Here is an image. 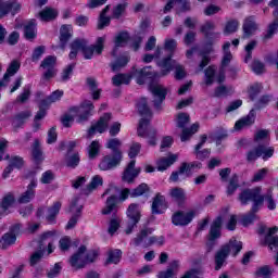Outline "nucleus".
<instances>
[{
    "label": "nucleus",
    "instance_id": "f257e3e1",
    "mask_svg": "<svg viewBox=\"0 0 278 278\" xmlns=\"http://www.w3.org/2000/svg\"><path fill=\"white\" fill-rule=\"evenodd\" d=\"M138 112L141 114L142 118L139 122V126L137 128V134L140 138H147L148 143L151 147H155L157 144V130L153 128L151 123V110L147 105V99L142 98L138 104Z\"/></svg>",
    "mask_w": 278,
    "mask_h": 278
},
{
    "label": "nucleus",
    "instance_id": "f03ea898",
    "mask_svg": "<svg viewBox=\"0 0 278 278\" xmlns=\"http://www.w3.org/2000/svg\"><path fill=\"white\" fill-rule=\"evenodd\" d=\"M105 45V37H99L96 45L88 46L86 39H75L71 45L70 60H75L79 51L83 52L85 60H92V55H101Z\"/></svg>",
    "mask_w": 278,
    "mask_h": 278
},
{
    "label": "nucleus",
    "instance_id": "7ed1b4c3",
    "mask_svg": "<svg viewBox=\"0 0 278 278\" xmlns=\"http://www.w3.org/2000/svg\"><path fill=\"white\" fill-rule=\"evenodd\" d=\"M239 199L242 205H245V203H249V201H253L254 203L252 206V212L241 217V225H243V227H249V225H252L255 218H257V216H255V212H257V210H260V205L264 203V197H262V187L243 191Z\"/></svg>",
    "mask_w": 278,
    "mask_h": 278
},
{
    "label": "nucleus",
    "instance_id": "20e7f679",
    "mask_svg": "<svg viewBox=\"0 0 278 278\" xmlns=\"http://www.w3.org/2000/svg\"><path fill=\"white\" fill-rule=\"evenodd\" d=\"M99 257V250H88L86 245H80L78 250L71 256L70 264L75 270L86 268L88 264H93Z\"/></svg>",
    "mask_w": 278,
    "mask_h": 278
},
{
    "label": "nucleus",
    "instance_id": "39448f33",
    "mask_svg": "<svg viewBox=\"0 0 278 278\" xmlns=\"http://www.w3.org/2000/svg\"><path fill=\"white\" fill-rule=\"evenodd\" d=\"M131 77H135L137 84L142 86V84H147V81L157 77V74L151 71V67H143L141 70H136L131 76L126 74L115 75L112 81L114 86H122V84H129V81H131Z\"/></svg>",
    "mask_w": 278,
    "mask_h": 278
},
{
    "label": "nucleus",
    "instance_id": "423d86ee",
    "mask_svg": "<svg viewBox=\"0 0 278 278\" xmlns=\"http://www.w3.org/2000/svg\"><path fill=\"white\" fill-rule=\"evenodd\" d=\"M92 110H94V105H92V102L85 101L79 108L72 109L70 114L63 116V126L71 127V125H73V121H75V116H77L78 123H83V121H88V116L92 114Z\"/></svg>",
    "mask_w": 278,
    "mask_h": 278
},
{
    "label": "nucleus",
    "instance_id": "0eeeda50",
    "mask_svg": "<svg viewBox=\"0 0 278 278\" xmlns=\"http://www.w3.org/2000/svg\"><path fill=\"white\" fill-rule=\"evenodd\" d=\"M53 242H55V231H47L41 236L39 241V250L33 253L30 256V266H36V264H38V262L42 260L46 247H48V255H51V253H53V251L55 250V245H53Z\"/></svg>",
    "mask_w": 278,
    "mask_h": 278
},
{
    "label": "nucleus",
    "instance_id": "6e6552de",
    "mask_svg": "<svg viewBox=\"0 0 278 278\" xmlns=\"http://www.w3.org/2000/svg\"><path fill=\"white\" fill-rule=\"evenodd\" d=\"M157 66L161 68V73L154 72L156 76L152 79H157V77H166L168 73L173 68H175V78L176 79H184L186 77V70H184V66L177 64V61L170 59V58H164L161 61H157Z\"/></svg>",
    "mask_w": 278,
    "mask_h": 278
},
{
    "label": "nucleus",
    "instance_id": "1a4fd4ad",
    "mask_svg": "<svg viewBox=\"0 0 278 278\" xmlns=\"http://www.w3.org/2000/svg\"><path fill=\"white\" fill-rule=\"evenodd\" d=\"M151 233H153L151 228L142 229L132 240L131 244H134V247H143L144 249L153 244L162 247V244H164V237H149Z\"/></svg>",
    "mask_w": 278,
    "mask_h": 278
},
{
    "label": "nucleus",
    "instance_id": "9d476101",
    "mask_svg": "<svg viewBox=\"0 0 278 278\" xmlns=\"http://www.w3.org/2000/svg\"><path fill=\"white\" fill-rule=\"evenodd\" d=\"M177 127L182 129L180 135L181 142H188L199 131V123H195L190 126V128H186V126L190 123V116L186 113H179L176 118Z\"/></svg>",
    "mask_w": 278,
    "mask_h": 278
},
{
    "label": "nucleus",
    "instance_id": "9b49d317",
    "mask_svg": "<svg viewBox=\"0 0 278 278\" xmlns=\"http://www.w3.org/2000/svg\"><path fill=\"white\" fill-rule=\"evenodd\" d=\"M275 154L274 148H266V144H260L252 150L248 151L247 153V160L248 162H255L258 157H262L265 162L266 160H269V157H273Z\"/></svg>",
    "mask_w": 278,
    "mask_h": 278
},
{
    "label": "nucleus",
    "instance_id": "f8f14e48",
    "mask_svg": "<svg viewBox=\"0 0 278 278\" xmlns=\"http://www.w3.org/2000/svg\"><path fill=\"white\" fill-rule=\"evenodd\" d=\"M118 188L116 186H110L103 193V197L109 195L106 199L105 207L102 210V214L108 215L116 211V202L118 201Z\"/></svg>",
    "mask_w": 278,
    "mask_h": 278
},
{
    "label": "nucleus",
    "instance_id": "ddd939ff",
    "mask_svg": "<svg viewBox=\"0 0 278 278\" xmlns=\"http://www.w3.org/2000/svg\"><path fill=\"white\" fill-rule=\"evenodd\" d=\"M128 223L126 227V233L129 236L136 229L138 223H140V205L130 204L127 208Z\"/></svg>",
    "mask_w": 278,
    "mask_h": 278
},
{
    "label": "nucleus",
    "instance_id": "4468645a",
    "mask_svg": "<svg viewBox=\"0 0 278 278\" xmlns=\"http://www.w3.org/2000/svg\"><path fill=\"white\" fill-rule=\"evenodd\" d=\"M199 212L197 210H191L188 212H177L173 215L172 222L173 225L185 227L186 225H190L195 216H198Z\"/></svg>",
    "mask_w": 278,
    "mask_h": 278
},
{
    "label": "nucleus",
    "instance_id": "2eb2a0df",
    "mask_svg": "<svg viewBox=\"0 0 278 278\" xmlns=\"http://www.w3.org/2000/svg\"><path fill=\"white\" fill-rule=\"evenodd\" d=\"M21 232V225L16 224L4 233L0 240V249L5 250L16 243V235Z\"/></svg>",
    "mask_w": 278,
    "mask_h": 278
},
{
    "label": "nucleus",
    "instance_id": "dca6fc26",
    "mask_svg": "<svg viewBox=\"0 0 278 278\" xmlns=\"http://www.w3.org/2000/svg\"><path fill=\"white\" fill-rule=\"evenodd\" d=\"M110 121H112V115L110 113H105L96 124L89 128L88 136H94V134H103L106 131L108 125H110Z\"/></svg>",
    "mask_w": 278,
    "mask_h": 278
},
{
    "label": "nucleus",
    "instance_id": "f3484780",
    "mask_svg": "<svg viewBox=\"0 0 278 278\" xmlns=\"http://www.w3.org/2000/svg\"><path fill=\"white\" fill-rule=\"evenodd\" d=\"M278 228L273 227L267 230V235L264 238L265 244L276 253V266H278V237L275 236L277 233Z\"/></svg>",
    "mask_w": 278,
    "mask_h": 278
},
{
    "label": "nucleus",
    "instance_id": "a211bd4d",
    "mask_svg": "<svg viewBox=\"0 0 278 278\" xmlns=\"http://www.w3.org/2000/svg\"><path fill=\"white\" fill-rule=\"evenodd\" d=\"M21 12V3L17 1L1 2L0 0V18H3L7 14H18Z\"/></svg>",
    "mask_w": 278,
    "mask_h": 278
},
{
    "label": "nucleus",
    "instance_id": "6ab92c4d",
    "mask_svg": "<svg viewBox=\"0 0 278 278\" xmlns=\"http://www.w3.org/2000/svg\"><path fill=\"white\" fill-rule=\"evenodd\" d=\"M121 154L117 153L116 155H106L102 159V161L99 164L100 170H112V168H116L118 164H121Z\"/></svg>",
    "mask_w": 278,
    "mask_h": 278
},
{
    "label": "nucleus",
    "instance_id": "aec40b11",
    "mask_svg": "<svg viewBox=\"0 0 278 278\" xmlns=\"http://www.w3.org/2000/svg\"><path fill=\"white\" fill-rule=\"evenodd\" d=\"M177 160H179V154L168 153L166 156H163L156 161V168L162 173L167 168H170V166H173Z\"/></svg>",
    "mask_w": 278,
    "mask_h": 278
},
{
    "label": "nucleus",
    "instance_id": "412c9836",
    "mask_svg": "<svg viewBox=\"0 0 278 278\" xmlns=\"http://www.w3.org/2000/svg\"><path fill=\"white\" fill-rule=\"evenodd\" d=\"M36 188H38V181L31 180L27 186L25 192H23L17 199L18 203H29L36 197Z\"/></svg>",
    "mask_w": 278,
    "mask_h": 278
},
{
    "label": "nucleus",
    "instance_id": "4be33fe9",
    "mask_svg": "<svg viewBox=\"0 0 278 278\" xmlns=\"http://www.w3.org/2000/svg\"><path fill=\"white\" fill-rule=\"evenodd\" d=\"M140 175V168H136V161L132 160L128 163L126 169L123 174V181H126V184H131Z\"/></svg>",
    "mask_w": 278,
    "mask_h": 278
},
{
    "label": "nucleus",
    "instance_id": "5701e85b",
    "mask_svg": "<svg viewBox=\"0 0 278 278\" xmlns=\"http://www.w3.org/2000/svg\"><path fill=\"white\" fill-rule=\"evenodd\" d=\"M113 58H115L114 62L111 64L112 71H121V68L127 66L129 64V54L125 53L119 56L118 55V50L116 48L112 52Z\"/></svg>",
    "mask_w": 278,
    "mask_h": 278
},
{
    "label": "nucleus",
    "instance_id": "b1692460",
    "mask_svg": "<svg viewBox=\"0 0 278 278\" xmlns=\"http://www.w3.org/2000/svg\"><path fill=\"white\" fill-rule=\"evenodd\" d=\"M168 210L166 198L157 193L152 202V214H164Z\"/></svg>",
    "mask_w": 278,
    "mask_h": 278
},
{
    "label": "nucleus",
    "instance_id": "393cba45",
    "mask_svg": "<svg viewBox=\"0 0 278 278\" xmlns=\"http://www.w3.org/2000/svg\"><path fill=\"white\" fill-rule=\"evenodd\" d=\"M55 56H48L41 63V68H45L47 71L43 74L45 79H51L52 77H55Z\"/></svg>",
    "mask_w": 278,
    "mask_h": 278
},
{
    "label": "nucleus",
    "instance_id": "a878e982",
    "mask_svg": "<svg viewBox=\"0 0 278 278\" xmlns=\"http://www.w3.org/2000/svg\"><path fill=\"white\" fill-rule=\"evenodd\" d=\"M255 123V110L250 111V113L237 121L235 124V131H242V129H247V127H251Z\"/></svg>",
    "mask_w": 278,
    "mask_h": 278
},
{
    "label": "nucleus",
    "instance_id": "bb28decb",
    "mask_svg": "<svg viewBox=\"0 0 278 278\" xmlns=\"http://www.w3.org/2000/svg\"><path fill=\"white\" fill-rule=\"evenodd\" d=\"M150 91L154 97L155 108H159L160 103L166 99V88L162 85H150Z\"/></svg>",
    "mask_w": 278,
    "mask_h": 278
},
{
    "label": "nucleus",
    "instance_id": "cd10ccee",
    "mask_svg": "<svg viewBox=\"0 0 278 278\" xmlns=\"http://www.w3.org/2000/svg\"><path fill=\"white\" fill-rule=\"evenodd\" d=\"M18 68H21V63L18 61L15 60L10 63L3 79L0 81V89L10 84V77H14V74L18 73Z\"/></svg>",
    "mask_w": 278,
    "mask_h": 278
},
{
    "label": "nucleus",
    "instance_id": "c85d7f7f",
    "mask_svg": "<svg viewBox=\"0 0 278 278\" xmlns=\"http://www.w3.org/2000/svg\"><path fill=\"white\" fill-rule=\"evenodd\" d=\"M270 8H276V10L274 11V16L276 18V21H274L271 24H269L268 29H267V34L265 35V38H273V36H275V34H277V29H278V0H271L269 2Z\"/></svg>",
    "mask_w": 278,
    "mask_h": 278
},
{
    "label": "nucleus",
    "instance_id": "c756f323",
    "mask_svg": "<svg viewBox=\"0 0 278 278\" xmlns=\"http://www.w3.org/2000/svg\"><path fill=\"white\" fill-rule=\"evenodd\" d=\"M222 249H224L228 255L236 257V255L242 251V243L236 239H230L228 243L222 245Z\"/></svg>",
    "mask_w": 278,
    "mask_h": 278
},
{
    "label": "nucleus",
    "instance_id": "7c9ffc66",
    "mask_svg": "<svg viewBox=\"0 0 278 278\" xmlns=\"http://www.w3.org/2000/svg\"><path fill=\"white\" fill-rule=\"evenodd\" d=\"M36 27V20H30L24 23V36L26 40H34L36 36H38V29Z\"/></svg>",
    "mask_w": 278,
    "mask_h": 278
},
{
    "label": "nucleus",
    "instance_id": "2f4dec72",
    "mask_svg": "<svg viewBox=\"0 0 278 278\" xmlns=\"http://www.w3.org/2000/svg\"><path fill=\"white\" fill-rule=\"evenodd\" d=\"M58 11L53 8H45L37 14V18H40L43 23H49L58 18Z\"/></svg>",
    "mask_w": 278,
    "mask_h": 278
},
{
    "label": "nucleus",
    "instance_id": "473e14b6",
    "mask_svg": "<svg viewBox=\"0 0 278 278\" xmlns=\"http://www.w3.org/2000/svg\"><path fill=\"white\" fill-rule=\"evenodd\" d=\"M257 31V24L253 20V17H249L245 20L243 24V38H251L253 34Z\"/></svg>",
    "mask_w": 278,
    "mask_h": 278
},
{
    "label": "nucleus",
    "instance_id": "72a5a7b5",
    "mask_svg": "<svg viewBox=\"0 0 278 278\" xmlns=\"http://www.w3.org/2000/svg\"><path fill=\"white\" fill-rule=\"evenodd\" d=\"M220 227H223V218L217 217L211 226L210 236H208V240L211 242L214 240H217V238H220Z\"/></svg>",
    "mask_w": 278,
    "mask_h": 278
},
{
    "label": "nucleus",
    "instance_id": "f704fd0d",
    "mask_svg": "<svg viewBox=\"0 0 278 278\" xmlns=\"http://www.w3.org/2000/svg\"><path fill=\"white\" fill-rule=\"evenodd\" d=\"M60 210H62V203L55 202L52 206H50L46 212V220L50 224L55 223V218L60 214Z\"/></svg>",
    "mask_w": 278,
    "mask_h": 278
},
{
    "label": "nucleus",
    "instance_id": "c9c22d12",
    "mask_svg": "<svg viewBox=\"0 0 278 278\" xmlns=\"http://www.w3.org/2000/svg\"><path fill=\"white\" fill-rule=\"evenodd\" d=\"M71 38H73V25L71 24L62 25L60 28V41L63 45H66V42H68Z\"/></svg>",
    "mask_w": 278,
    "mask_h": 278
},
{
    "label": "nucleus",
    "instance_id": "e433bc0d",
    "mask_svg": "<svg viewBox=\"0 0 278 278\" xmlns=\"http://www.w3.org/2000/svg\"><path fill=\"white\" fill-rule=\"evenodd\" d=\"M174 5H178L181 12H188L190 10V2L181 0H170L164 8V12H170Z\"/></svg>",
    "mask_w": 278,
    "mask_h": 278
},
{
    "label": "nucleus",
    "instance_id": "4c0bfd02",
    "mask_svg": "<svg viewBox=\"0 0 278 278\" xmlns=\"http://www.w3.org/2000/svg\"><path fill=\"white\" fill-rule=\"evenodd\" d=\"M227 257H229V254L223 248L215 253V270H220L225 266Z\"/></svg>",
    "mask_w": 278,
    "mask_h": 278
},
{
    "label": "nucleus",
    "instance_id": "58836bf2",
    "mask_svg": "<svg viewBox=\"0 0 278 278\" xmlns=\"http://www.w3.org/2000/svg\"><path fill=\"white\" fill-rule=\"evenodd\" d=\"M169 197L176 203H184L186 201V191L182 188L176 187L169 190Z\"/></svg>",
    "mask_w": 278,
    "mask_h": 278
},
{
    "label": "nucleus",
    "instance_id": "ea45409f",
    "mask_svg": "<svg viewBox=\"0 0 278 278\" xmlns=\"http://www.w3.org/2000/svg\"><path fill=\"white\" fill-rule=\"evenodd\" d=\"M207 141V136L203 135L201 137V142L199 144L195 146V152L194 154L197 155L198 160H205V157H210V150L205 149L200 151V149L203 148L204 142Z\"/></svg>",
    "mask_w": 278,
    "mask_h": 278
},
{
    "label": "nucleus",
    "instance_id": "a19ab883",
    "mask_svg": "<svg viewBox=\"0 0 278 278\" xmlns=\"http://www.w3.org/2000/svg\"><path fill=\"white\" fill-rule=\"evenodd\" d=\"M47 110H49V105L46 104L45 101L41 100L39 104V111L37 112L35 116V129L40 128V124L38 123L39 121H42L47 116Z\"/></svg>",
    "mask_w": 278,
    "mask_h": 278
},
{
    "label": "nucleus",
    "instance_id": "79ce46f5",
    "mask_svg": "<svg viewBox=\"0 0 278 278\" xmlns=\"http://www.w3.org/2000/svg\"><path fill=\"white\" fill-rule=\"evenodd\" d=\"M122 144L123 143L119 141L118 138L109 139L106 142V149H111V151L113 152V155H116L118 153L119 157L123 159V155L121 153Z\"/></svg>",
    "mask_w": 278,
    "mask_h": 278
},
{
    "label": "nucleus",
    "instance_id": "37998d69",
    "mask_svg": "<svg viewBox=\"0 0 278 278\" xmlns=\"http://www.w3.org/2000/svg\"><path fill=\"white\" fill-rule=\"evenodd\" d=\"M212 51H214V48H212V45H207L205 49L202 52H200V55L202 58V61L200 62V65H199L200 71L202 68H205V66L210 64V56L207 55H210Z\"/></svg>",
    "mask_w": 278,
    "mask_h": 278
},
{
    "label": "nucleus",
    "instance_id": "c03bdc74",
    "mask_svg": "<svg viewBox=\"0 0 278 278\" xmlns=\"http://www.w3.org/2000/svg\"><path fill=\"white\" fill-rule=\"evenodd\" d=\"M194 168H201V163L200 162L184 163L180 166V173H186V177H190Z\"/></svg>",
    "mask_w": 278,
    "mask_h": 278
},
{
    "label": "nucleus",
    "instance_id": "a18cd8bd",
    "mask_svg": "<svg viewBox=\"0 0 278 278\" xmlns=\"http://www.w3.org/2000/svg\"><path fill=\"white\" fill-rule=\"evenodd\" d=\"M239 27H240V22H238L237 20L228 21L224 27L225 36H229L230 34H236Z\"/></svg>",
    "mask_w": 278,
    "mask_h": 278
},
{
    "label": "nucleus",
    "instance_id": "49530a36",
    "mask_svg": "<svg viewBox=\"0 0 278 278\" xmlns=\"http://www.w3.org/2000/svg\"><path fill=\"white\" fill-rule=\"evenodd\" d=\"M108 12H110V5H106L102 10L99 22H98V29H103L104 27H108V25H110V17L105 16Z\"/></svg>",
    "mask_w": 278,
    "mask_h": 278
},
{
    "label": "nucleus",
    "instance_id": "de8ad7c7",
    "mask_svg": "<svg viewBox=\"0 0 278 278\" xmlns=\"http://www.w3.org/2000/svg\"><path fill=\"white\" fill-rule=\"evenodd\" d=\"M122 256L123 252H121V250H111L108 253L106 264H118Z\"/></svg>",
    "mask_w": 278,
    "mask_h": 278
},
{
    "label": "nucleus",
    "instance_id": "09e8293b",
    "mask_svg": "<svg viewBox=\"0 0 278 278\" xmlns=\"http://www.w3.org/2000/svg\"><path fill=\"white\" fill-rule=\"evenodd\" d=\"M101 186H103V177H101L100 175H94L93 177H91V180L87 186V190L89 192H92V190H97V188H101Z\"/></svg>",
    "mask_w": 278,
    "mask_h": 278
},
{
    "label": "nucleus",
    "instance_id": "8fccbe9b",
    "mask_svg": "<svg viewBox=\"0 0 278 278\" xmlns=\"http://www.w3.org/2000/svg\"><path fill=\"white\" fill-rule=\"evenodd\" d=\"M65 163L66 166H68L70 168H75L76 166L79 165V154L68 152L65 159Z\"/></svg>",
    "mask_w": 278,
    "mask_h": 278
},
{
    "label": "nucleus",
    "instance_id": "3c124183",
    "mask_svg": "<svg viewBox=\"0 0 278 278\" xmlns=\"http://www.w3.org/2000/svg\"><path fill=\"white\" fill-rule=\"evenodd\" d=\"M175 49H177V40L167 38L164 42V51H168L169 55L167 58H170L173 60V54L175 53Z\"/></svg>",
    "mask_w": 278,
    "mask_h": 278
},
{
    "label": "nucleus",
    "instance_id": "603ef678",
    "mask_svg": "<svg viewBox=\"0 0 278 278\" xmlns=\"http://www.w3.org/2000/svg\"><path fill=\"white\" fill-rule=\"evenodd\" d=\"M229 47H231V43L229 41H227L223 46V49H224V58H223V61H222L223 68H225V66H228L229 62H231V60L233 58L231 55V52H229Z\"/></svg>",
    "mask_w": 278,
    "mask_h": 278
},
{
    "label": "nucleus",
    "instance_id": "864d4df0",
    "mask_svg": "<svg viewBox=\"0 0 278 278\" xmlns=\"http://www.w3.org/2000/svg\"><path fill=\"white\" fill-rule=\"evenodd\" d=\"M33 157L35 162H42L45 156L42 155V150L40 149V141L35 140L33 146Z\"/></svg>",
    "mask_w": 278,
    "mask_h": 278
},
{
    "label": "nucleus",
    "instance_id": "5fc2aeb1",
    "mask_svg": "<svg viewBox=\"0 0 278 278\" xmlns=\"http://www.w3.org/2000/svg\"><path fill=\"white\" fill-rule=\"evenodd\" d=\"M100 151H101V143H99V141H92L88 147V155L90 160H94V157L99 155Z\"/></svg>",
    "mask_w": 278,
    "mask_h": 278
},
{
    "label": "nucleus",
    "instance_id": "6e6d98bb",
    "mask_svg": "<svg viewBox=\"0 0 278 278\" xmlns=\"http://www.w3.org/2000/svg\"><path fill=\"white\" fill-rule=\"evenodd\" d=\"M31 116V112L29 111H24L18 113L14 118H13V125L14 127H18V125H23L27 118Z\"/></svg>",
    "mask_w": 278,
    "mask_h": 278
},
{
    "label": "nucleus",
    "instance_id": "4d7b16f0",
    "mask_svg": "<svg viewBox=\"0 0 278 278\" xmlns=\"http://www.w3.org/2000/svg\"><path fill=\"white\" fill-rule=\"evenodd\" d=\"M62 97H64V91L56 90V91H53L51 96H49L48 98L41 101H45L46 104L51 105V103H55L56 101H60Z\"/></svg>",
    "mask_w": 278,
    "mask_h": 278
},
{
    "label": "nucleus",
    "instance_id": "13d9d810",
    "mask_svg": "<svg viewBox=\"0 0 278 278\" xmlns=\"http://www.w3.org/2000/svg\"><path fill=\"white\" fill-rule=\"evenodd\" d=\"M255 275L257 278H268L270 275H273V268L267 265L258 267L255 271Z\"/></svg>",
    "mask_w": 278,
    "mask_h": 278
},
{
    "label": "nucleus",
    "instance_id": "bf43d9fd",
    "mask_svg": "<svg viewBox=\"0 0 278 278\" xmlns=\"http://www.w3.org/2000/svg\"><path fill=\"white\" fill-rule=\"evenodd\" d=\"M87 84L92 91V98L97 101L101 96V90L97 89V80L94 78H88Z\"/></svg>",
    "mask_w": 278,
    "mask_h": 278
},
{
    "label": "nucleus",
    "instance_id": "052dcab7",
    "mask_svg": "<svg viewBox=\"0 0 278 278\" xmlns=\"http://www.w3.org/2000/svg\"><path fill=\"white\" fill-rule=\"evenodd\" d=\"M214 75H216V67L208 66L205 70V84L206 86H212L214 84Z\"/></svg>",
    "mask_w": 278,
    "mask_h": 278
},
{
    "label": "nucleus",
    "instance_id": "680f3d73",
    "mask_svg": "<svg viewBox=\"0 0 278 278\" xmlns=\"http://www.w3.org/2000/svg\"><path fill=\"white\" fill-rule=\"evenodd\" d=\"M268 140V130H258L255 134L254 142L260 147V144H264Z\"/></svg>",
    "mask_w": 278,
    "mask_h": 278
},
{
    "label": "nucleus",
    "instance_id": "e2e57ef3",
    "mask_svg": "<svg viewBox=\"0 0 278 278\" xmlns=\"http://www.w3.org/2000/svg\"><path fill=\"white\" fill-rule=\"evenodd\" d=\"M231 92H233V87L219 86L215 90V97L223 99V98L227 97V94H231Z\"/></svg>",
    "mask_w": 278,
    "mask_h": 278
},
{
    "label": "nucleus",
    "instance_id": "0e129e2a",
    "mask_svg": "<svg viewBox=\"0 0 278 278\" xmlns=\"http://www.w3.org/2000/svg\"><path fill=\"white\" fill-rule=\"evenodd\" d=\"M262 92V84L255 83L248 88V94L251 99H255Z\"/></svg>",
    "mask_w": 278,
    "mask_h": 278
},
{
    "label": "nucleus",
    "instance_id": "69168bd1",
    "mask_svg": "<svg viewBox=\"0 0 278 278\" xmlns=\"http://www.w3.org/2000/svg\"><path fill=\"white\" fill-rule=\"evenodd\" d=\"M127 40H129V34H127V33H119L115 37V48L125 47L127 45Z\"/></svg>",
    "mask_w": 278,
    "mask_h": 278
},
{
    "label": "nucleus",
    "instance_id": "338daca9",
    "mask_svg": "<svg viewBox=\"0 0 278 278\" xmlns=\"http://www.w3.org/2000/svg\"><path fill=\"white\" fill-rule=\"evenodd\" d=\"M16 200L14 199V194L13 193H8L3 199H2V203H1V207L3 210H10V207H12V205H14V202Z\"/></svg>",
    "mask_w": 278,
    "mask_h": 278
},
{
    "label": "nucleus",
    "instance_id": "774afa93",
    "mask_svg": "<svg viewBox=\"0 0 278 278\" xmlns=\"http://www.w3.org/2000/svg\"><path fill=\"white\" fill-rule=\"evenodd\" d=\"M266 175H268V168L264 167V168L258 169L257 172L254 173V175L252 177L253 184L263 181L264 178L266 177Z\"/></svg>",
    "mask_w": 278,
    "mask_h": 278
}]
</instances>
